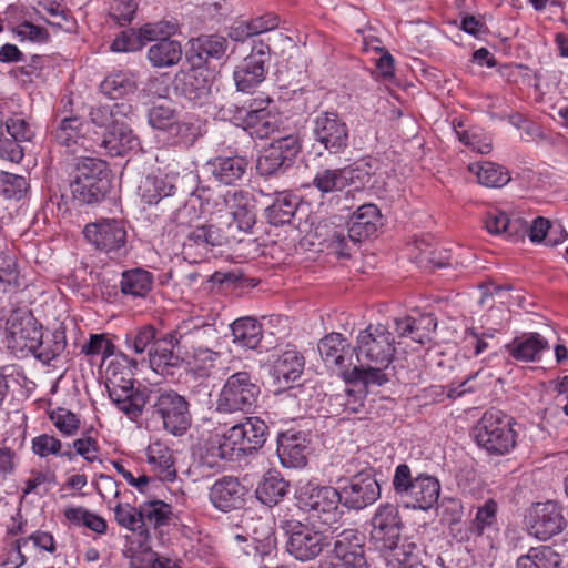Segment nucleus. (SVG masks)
<instances>
[{"label":"nucleus","mask_w":568,"mask_h":568,"mask_svg":"<svg viewBox=\"0 0 568 568\" xmlns=\"http://www.w3.org/2000/svg\"><path fill=\"white\" fill-rule=\"evenodd\" d=\"M114 518L121 527L143 535L140 507L135 508L130 504H118L114 507Z\"/></svg>","instance_id":"680f3d73"},{"label":"nucleus","mask_w":568,"mask_h":568,"mask_svg":"<svg viewBox=\"0 0 568 568\" xmlns=\"http://www.w3.org/2000/svg\"><path fill=\"white\" fill-rule=\"evenodd\" d=\"M49 418L53 423V425L59 429L61 434L64 436L74 435L80 427L79 417L69 409L65 408H57L49 413Z\"/></svg>","instance_id":"e2e57ef3"},{"label":"nucleus","mask_w":568,"mask_h":568,"mask_svg":"<svg viewBox=\"0 0 568 568\" xmlns=\"http://www.w3.org/2000/svg\"><path fill=\"white\" fill-rule=\"evenodd\" d=\"M176 176L173 172L162 173L160 170L146 175L139 185L142 201L152 205L158 204L163 197L173 195Z\"/></svg>","instance_id":"b1692460"},{"label":"nucleus","mask_w":568,"mask_h":568,"mask_svg":"<svg viewBox=\"0 0 568 568\" xmlns=\"http://www.w3.org/2000/svg\"><path fill=\"white\" fill-rule=\"evenodd\" d=\"M138 145V139L128 125L126 121L105 131L102 146L111 156H122Z\"/></svg>","instance_id":"7c9ffc66"},{"label":"nucleus","mask_w":568,"mask_h":568,"mask_svg":"<svg viewBox=\"0 0 568 568\" xmlns=\"http://www.w3.org/2000/svg\"><path fill=\"white\" fill-rule=\"evenodd\" d=\"M505 348L516 361L536 362L540 359L541 353L549 348V343L540 334L529 333L514 338Z\"/></svg>","instance_id":"a878e982"},{"label":"nucleus","mask_w":568,"mask_h":568,"mask_svg":"<svg viewBox=\"0 0 568 568\" xmlns=\"http://www.w3.org/2000/svg\"><path fill=\"white\" fill-rule=\"evenodd\" d=\"M297 507L307 513L311 518L332 526L343 516L341 494L331 486H320L314 483L301 485L295 493Z\"/></svg>","instance_id":"39448f33"},{"label":"nucleus","mask_w":568,"mask_h":568,"mask_svg":"<svg viewBox=\"0 0 568 568\" xmlns=\"http://www.w3.org/2000/svg\"><path fill=\"white\" fill-rule=\"evenodd\" d=\"M179 30V26L174 21L161 20L152 23H145L136 30L138 40L141 42V47L145 42L162 41V39H170L171 36L175 34Z\"/></svg>","instance_id":"09e8293b"},{"label":"nucleus","mask_w":568,"mask_h":568,"mask_svg":"<svg viewBox=\"0 0 568 568\" xmlns=\"http://www.w3.org/2000/svg\"><path fill=\"white\" fill-rule=\"evenodd\" d=\"M164 336L158 338L155 345L149 349V362L152 369L162 375L168 374L171 367L179 364L180 356L174 353Z\"/></svg>","instance_id":"a19ab883"},{"label":"nucleus","mask_w":568,"mask_h":568,"mask_svg":"<svg viewBox=\"0 0 568 568\" xmlns=\"http://www.w3.org/2000/svg\"><path fill=\"white\" fill-rule=\"evenodd\" d=\"M152 408L162 419L163 427L173 435H182L191 426L189 403L174 390L159 392Z\"/></svg>","instance_id":"1a4fd4ad"},{"label":"nucleus","mask_w":568,"mask_h":568,"mask_svg":"<svg viewBox=\"0 0 568 568\" xmlns=\"http://www.w3.org/2000/svg\"><path fill=\"white\" fill-rule=\"evenodd\" d=\"M261 388L248 372L229 376L219 394L216 408L222 413L248 414L256 406Z\"/></svg>","instance_id":"0eeeda50"},{"label":"nucleus","mask_w":568,"mask_h":568,"mask_svg":"<svg viewBox=\"0 0 568 568\" xmlns=\"http://www.w3.org/2000/svg\"><path fill=\"white\" fill-rule=\"evenodd\" d=\"M242 125L252 136L257 139L267 138L274 130V116L265 108L244 110Z\"/></svg>","instance_id":"e433bc0d"},{"label":"nucleus","mask_w":568,"mask_h":568,"mask_svg":"<svg viewBox=\"0 0 568 568\" xmlns=\"http://www.w3.org/2000/svg\"><path fill=\"white\" fill-rule=\"evenodd\" d=\"M484 223L490 234L504 235L507 239L521 236L527 229L521 219H510L506 212L497 207L487 211Z\"/></svg>","instance_id":"cd10ccee"},{"label":"nucleus","mask_w":568,"mask_h":568,"mask_svg":"<svg viewBox=\"0 0 568 568\" xmlns=\"http://www.w3.org/2000/svg\"><path fill=\"white\" fill-rule=\"evenodd\" d=\"M131 106L126 103H111L98 105L91 109V121L101 128L113 129L115 125L121 124L125 120Z\"/></svg>","instance_id":"58836bf2"},{"label":"nucleus","mask_w":568,"mask_h":568,"mask_svg":"<svg viewBox=\"0 0 568 568\" xmlns=\"http://www.w3.org/2000/svg\"><path fill=\"white\" fill-rule=\"evenodd\" d=\"M65 337L61 332H54L51 337L43 341L41 338L39 348L31 352L39 361L49 363L58 357L65 348Z\"/></svg>","instance_id":"13d9d810"},{"label":"nucleus","mask_w":568,"mask_h":568,"mask_svg":"<svg viewBox=\"0 0 568 568\" xmlns=\"http://www.w3.org/2000/svg\"><path fill=\"white\" fill-rule=\"evenodd\" d=\"M111 187L106 163L94 158L81 159L74 170L70 190L74 200L93 204L103 200Z\"/></svg>","instance_id":"20e7f679"},{"label":"nucleus","mask_w":568,"mask_h":568,"mask_svg":"<svg viewBox=\"0 0 568 568\" xmlns=\"http://www.w3.org/2000/svg\"><path fill=\"white\" fill-rule=\"evenodd\" d=\"M244 456L260 449L266 442L267 425L258 417H245L230 427Z\"/></svg>","instance_id":"412c9836"},{"label":"nucleus","mask_w":568,"mask_h":568,"mask_svg":"<svg viewBox=\"0 0 568 568\" xmlns=\"http://www.w3.org/2000/svg\"><path fill=\"white\" fill-rule=\"evenodd\" d=\"M560 556L548 546L530 548L526 555L517 559V568H556L560 565Z\"/></svg>","instance_id":"37998d69"},{"label":"nucleus","mask_w":568,"mask_h":568,"mask_svg":"<svg viewBox=\"0 0 568 568\" xmlns=\"http://www.w3.org/2000/svg\"><path fill=\"white\" fill-rule=\"evenodd\" d=\"M182 81L183 93L191 100H200L210 93V82L201 70H190Z\"/></svg>","instance_id":"603ef678"},{"label":"nucleus","mask_w":568,"mask_h":568,"mask_svg":"<svg viewBox=\"0 0 568 568\" xmlns=\"http://www.w3.org/2000/svg\"><path fill=\"white\" fill-rule=\"evenodd\" d=\"M286 550L295 559L308 561L316 558L328 545L326 537L300 521L287 524Z\"/></svg>","instance_id":"9b49d317"},{"label":"nucleus","mask_w":568,"mask_h":568,"mask_svg":"<svg viewBox=\"0 0 568 568\" xmlns=\"http://www.w3.org/2000/svg\"><path fill=\"white\" fill-rule=\"evenodd\" d=\"M392 485L396 495L408 499L415 509H430L440 495V483L436 477L424 473L413 476L407 464L395 468Z\"/></svg>","instance_id":"423d86ee"},{"label":"nucleus","mask_w":568,"mask_h":568,"mask_svg":"<svg viewBox=\"0 0 568 568\" xmlns=\"http://www.w3.org/2000/svg\"><path fill=\"white\" fill-rule=\"evenodd\" d=\"M315 141L332 154H339L348 145V128L336 112H322L314 120Z\"/></svg>","instance_id":"2eb2a0df"},{"label":"nucleus","mask_w":568,"mask_h":568,"mask_svg":"<svg viewBox=\"0 0 568 568\" xmlns=\"http://www.w3.org/2000/svg\"><path fill=\"white\" fill-rule=\"evenodd\" d=\"M245 487L235 478L225 476L211 487L210 500L222 511L241 508L244 504Z\"/></svg>","instance_id":"4be33fe9"},{"label":"nucleus","mask_w":568,"mask_h":568,"mask_svg":"<svg viewBox=\"0 0 568 568\" xmlns=\"http://www.w3.org/2000/svg\"><path fill=\"white\" fill-rule=\"evenodd\" d=\"M139 3L135 0H112L108 10V20L118 27L129 26L135 18Z\"/></svg>","instance_id":"864d4df0"},{"label":"nucleus","mask_w":568,"mask_h":568,"mask_svg":"<svg viewBox=\"0 0 568 568\" xmlns=\"http://www.w3.org/2000/svg\"><path fill=\"white\" fill-rule=\"evenodd\" d=\"M565 526L562 509L556 501L538 503L530 510V534L540 540L561 532Z\"/></svg>","instance_id":"f3484780"},{"label":"nucleus","mask_w":568,"mask_h":568,"mask_svg":"<svg viewBox=\"0 0 568 568\" xmlns=\"http://www.w3.org/2000/svg\"><path fill=\"white\" fill-rule=\"evenodd\" d=\"M8 133L18 142L31 141L34 129L30 121L22 114H13L6 121Z\"/></svg>","instance_id":"69168bd1"},{"label":"nucleus","mask_w":568,"mask_h":568,"mask_svg":"<svg viewBox=\"0 0 568 568\" xmlns=\"http://www.w3.org/2000/svg\"><path fill=\"white\" fill-rule=\"evenodd\" d=\"M199 57L201 59H216L224 57L227 50V40L221 36H203L197 39Z\"/></svg>","instance_id":"bf43d9fd"},{"label":"nucleus","mask_w":568,"mask_h":568,"mask_svg":"<svg viewBox=\"0 0 568 568\" xmlns=\"http://www.w3.org/2000/svg\"><path fill=\"white\" fill-rule=\"evenodd\" d=\"M354 176L355 170L351 166L322 169L315 173L312 185L322 194L341 192L353 183Z\"/></svg>","instance_id":"bb28decb"},{"label":"nucleus","mask_w":568,"mask_h":568,"mask_svg":"<svg viewBox=\"0 0 568 568\" xmlns=\"http://www.w3.org/2000/svg\"><path fill=\"white\" fill-rule=\"evenodd\" d=\"M214 337V329L211 325H195L193 321L181 323L175 329L164 335V341L176 348L186 357L199 353L206 345H210Z\"/></svg>","instance_id":"ddd939ff"},{"label":"nucleus","mask_w":568,"mask_h":568,"mask_svg":"<svg viewBox=\"0 0 568 568\" xmlns=\"http://www.w3.org/2000/svg\"><path fill=\"white\" fill-rule=\"evenodd\" d=\"M149 123L158 130H168L178 118L174 104L170 100H159L150 108Z\"/></svg>","instance_id":"8fccbe9b"},{"label":"nucleus","mask_w":568,"mask_h":568,"mask_svg":"<svg viewBox=\"0 0 568 568\" xmlns=\"http://www.w3.org/2000/svg\"><path fill=\"white\" fill-rule=\"evenodd\" d=\"M109 397L119 410L130 418H136L148 402L144 392L135 389L134 386H120L116 381H112V386L106 387Z\"/></svg>","instance_id":"393cba45"},{"label":"nucleus","mask_w":568,"mask_h":568,"mask_svg":"<svg viewBox=\"0 0 568 568\" xmlns=\"http://www.w3.org/2000/svg\"><path fill=\"white\" fill-rule=\"evenodd\" d=\"M342 503L351 509H364L381 497V487L375 477L367 471L353 476L349 484L339 491Z\"/></svg>","instance_id":"dca6fc26"},{"label":"nucleus","mask_w":568,"mask_h":568,"mask_svg":"<svg viewBox=\"0 0 568 568\" xmlns=\"http://www.w3.org/2000/svg\"><path fill=\"white\" fill-rule=\"evenodd\" d=\"M20 271L16 255L10 251L0 252V284L3 290L19 286Z\"/></svg>","instance_id":"6e6d98bb"},{"label":"nucleus","mask_w":568,"mask_h":568,"mask_svg":"<svg viewBox=\"0 0 568 568\" xmlns=\"http://www.w3.org/2000/svg\"><path fill=\"white\" fill-rule=\"evenodd\" d=\"M288 484L275 471H267L255 490L257 499L268 506L276 505L286 494Z\"/></svg>","instance_id":"c9c22d12"},{"label":"nucleus","mask_w":568,"mask_h":568,"mask_svg":"<svg viewBox=\"0 0 568 568\" xmlns=\"http://www.w3.org/2000/svg\"><path fill=\"white\" fill-rule=\"evenodd\" d=\"M207 168L216 181L231 185L243 178L247 161L241 156H217L207 162Z\"/></svg>","instance_id":"c756f323"},{"label":"nucleus","mask_w":568,"mask_h":568,"mask_svg":"<svg viewBox=\"0 0 568 568\" xmlns=\"http://www.w3.org/2000/svg\"><path fill=\"white\" fill-rule=\"evenodd\" d=\"M251 539L256 544V550L264 555L276 547L275 534L268 523L262 518L256 519Z\"/></svg>","instance_id":"052dcab7"},{"label":"nucleus","mask_w":568,"mask_h":568,"mask_svg":"<svg viewBox=\"0 0 568 568\" xmlns=\"http://www.w3.org/2000/svg\"><path fill=\"white\" fill-rule=\"evenodd\" d=\"M354 352L357 365L351 372V378L365 386H382L388 382L384 373L395 354V339L392 332L383 325H369L361 331Z\"/></svg>","instance_id":"f257e3e1"},{"label":"nucleus","mask_w":568,"mask_h":568,"mask_svg":"<svg viewBox=\"0 0 568 568\" xmlns=\"http://www.w3.org/2000/svg\"><path fill=\"white\" fill-rule=\"evenodd\" d=\"M120 285L123 294L143 297L152 288L153 275L142 268L129 270L122 273Z\"/></svg>","instance_id":"ea45409f"},{"label":"nucleus","mask_w":568,"mask_h":568,"mask_svg":"<svg viewBox=\"0 0 568 568\" xmlns=\"http://www.w3.org/2000/svg\"><path fill=\"white\" fill-rule=\"evenodd\" d=\"M364 536L355 529H345L337 535L329 556L328 568H366Z\"/></svg>","instance_id":"4468645a"},{"label":"nucleus","mask_w":568,"mask_h":568,"mask_svg":"<svg viewBox=\"0 0 568 568\" xmlns=\"http://www.w3.org/2000/svg\"><path fill=\"white\" fill-rule=\"evenodd\" d=\"M62 443L53 435L41 434L36 436L31 440V450L34 455L40 458H47L49 456H67L71 458V453H61Z\"/></svg>","instance_id":"4d7b16f0"},{"label":"nucleus","mask_w":568,"mask_h":568,"mask_svg":"<svg viewBox=\"0 0 568 568\" xmlns=\"http://www.w3.org/2000/svg\"><path fill=\"white\" fill-rule=\"evenodd\" d=\"M268 53L264 49L253 51L234 70L233 78L239 91L251 92L266 74Z\"/></svg>","instance_id":"6ab92c4d"},{"label":"nucleus","mask_w":568,"mask_h":568,"mask_svg":"<svg viewBox=\"0 0 568 568\" xmlns=\"http://www.w3.org/2000/svg\"><path fill=\"white\" fill-rule=\"evenodd\" d=\"M348 346L342 334L331 333L320 341L318 352L327 365L342 366Z\"/></svg>","instance_id":"a18cd8bd"},{"label":"nucleus","mask_w":568,"mask_h":568,"mask_svg":"<svg viewBox=\"0 0 568 568\" xmlns=\"http://www.w3.org/2000/svg\"><path fill=\"white\" fill-rule=\"evenodd\" d=\"M29 190V183L22 175L0 172V194L9 200H21Z\"/></svg>","instance_id":"5fc2aeb1"},{"label":"nucleus","mask_w":568,"mask_h":568,"mask_svg":"<svg viewBox=\"0 0 568 568\" xmlns=\"http://www.w3.org/2000/svg\"><path fill=\"white\" fill-rule=\"evenodd\" d=\"M171 506L162 500L144 503L140 506V516L143 535L149 528H158L168 524L171 516Z\"/></svg>","instance_id":"c03bdc74"},{"label":"nucleus","mask_w":568,"mask_h":568,"mask_svg":"<svg viewBox=\"0 0 568 568\" xmlns=\"http://www.w3.org/2000/svg\"><path fill=\"white\" fill-rule=\"evenodd\" d=\"M301 150L298 138L293 134L274 140L257 159L256 169L263 176L283 173L294 163Z\"/></svg>","instance_id":"9d476101"},{"label":"nucleus","mask_w":568,"mask_h":568,"mask_svg":"<svg viewBox=\"0 0 568 568\" xmlns=\"http://www.w3.org/2000/svg\"><path fill=\"white\" fill-rule=\"evenodd\" d=\"M381 212L375 204H363L351 216L346 226L328 224L320 226L325 229L324 242L338 257H349L351 250L361 241L376 233L381 224Z\"/></svg>","instance_id":"f03ea898"},{"label":"nucleus","mask_w":568,"mask_h":568,"mask_svg":"<svg viewBox=\"0 0 568 568\" xmlns=\"http://www.w3.org/2000/svg\"><path fill=\"white\" fill-rule=\"evenodd\" d=\"M295 197L291 194H280L265 210L268 222L273 225L290 223L296 212Z\"/></svg>","instance_id":"49530a36"},{"label":"nucleus","mask_w":568,"mask_h":568,"mask_svg":"<svg viewBox=\"0 0 568 568\" xmlns=\"http://www.w3.org/2000/svg\"><path fill=\"white\" fill-rule=\"evenodd\" d=\"M146 460L160 480L172 481L176 477L171 449L162 442H153L146 448Z\"/></svg>","instance_id":"c85d7f7f"},{"label":"nucleus","mask_w":568,"mask_h":568,"mask_svg":"<svg viewBox=\"0 0 568 568\" xmlns=\"http://www.w3.org/2000/svg\"><path fill=\"white\" fill-rule=\"evenodd\" d=\"M496 513V501L493 499L487 500L484 506L478 508L475 519L473 520L471 530L478 536L483 535L484 530L495 523Z\"/></svg>","instance_id":"774afa93"},{"label":"nucleus","mask_w":568,"mask_h":568,"mask_svg":"<svg viewBox=\"0 0 568 568\" xmlns=\"http://www.w3.org/2000/svg\"><path fill=\"white\" fill-rule=\"evenodd\" d=\"M308 440L301 432L282 434L277 443V455L286 468H301L307 463Z\"/></svg>","instance_id":"aec40b11"},{"label":"nucleus","mask_w":568,"mask_h":568,"mask_svg":"<svg viewBox=\"0 0 568 568\" xmlns=\"http://www.w3.org/2000/svg\"><path fill=\"white\" fill-rule=\"evenodd\" d=\"M81 121L79 118L63 119L54 132V138L59 144L70 146L77 143L81 136Z\"/></svg>","instance_id":"0e129e2a"},{"label":"nucleus","mask_w":568,"mask_h":568,"mask_svg":"<svg viewBox=\"0 0 568 568\" xmlns=\"http://www.w3.org/2000/svg\"><path fill=\"white\" fill-rule=\"evenodd\" d=\"M42 327L26 308L14 310L7 320V345L13 353H31L39 348Z\"/></svg>","instance_id":"6e6552de"},{"label":"nucleus","mask_w":568,"mask_h":568,"mask_svg":"<svg viewBox=\"0 0 568 568\" xmlns=\"http://www.w3.org/2000/svg\"><path fill=\"white\" fill-rule=\"evenodd\" d=\"M386 552L385 560L388 568H427L420 562L418 546L409 540L398 541Z\"/></svg>","instance_id":"2f4dec72"},{"label":"nucleus","mask_w":568,"mask_h":568,"mask_svg":"<svg viewBox=\"0 0 568 568\" xmlns=\"http://www.w3.org/2000/svg\"><path fill=\"white\" fill-rule=\"evenodd\" d=\"M114 344L108 339L105 334H92L88 343L82 346V353L88 356L102 355L106 358L114 353Z\"/></svg>","instance_id":"338daca9"},{"label":"nucleus","mask_w":568,"mask_h":568,"mask_svg":"<svg viewBox=\"0 0 568 568\" xmlns=\"http://www.w3.org/2000/svg\"><path fill=\"white\" fill-rule=\"evenodd\" d=\"M156 341V329L150 324L140 326L125 335L126 347L135 354H143L150 346L153 347Z\"/></svg>","instance_id":"3c124183"},{"label":"nucleus","mask_w":568,"mask_h":568,"mask_svg":"<svg viewBox=\"0 0 568 568\" xmlns=\"http://www.w3.org/2000/svg\"><path fill=\"white\" fill-rule=\"evenodd\" d=\"M305 365L304 357L295 349H286L274 361L272 376L278 389H287L300 379Z\"/></svg>","instance_id":"5701e85b"},{"label":"nucleus","mask_w":568,"mask_h":568,"mask_svg":"<svg viewBox=\"0 0 568 568\" xmlns=\"http://www.w3.org/2000/svg\"><path fill=\"white\" fill-rule=\"evenodd\" d=\"M64 517L72 525L85 527L97 534H104L108 528L104 518L91 513L84 507H68L64 509Z\"/></svg>","instance_id":"de8ad7c7"},{"label":"nucleus","mask_w":568,"mask_h":568,"mask_svg":"<svg viewBox=\"0 0 568 568\" xmlns=\"http://www.w3.org/2000/svg\"><path fill=\"white\" fill-rule=\"evenodd\" d=\"M371 540L381 551L400 541L402 519L395 505H381L371 520Z\"/></svg>","instance_id":"f8f14e48"},{"label":"nucleus","mask_w":568,"mask_h":568,"mask_svg":"<svg viewBox=\"0 0 568 568\" xmlns=\"http://www.w3.org/2000/svg\"><path fill=\"white\" fill-rule=\"evenodd\" d=\"M182 52L179 41L162 39L149 48L146 58L153 68H171L181 61Z\"/></svg>","instance_id":"473e14b6"},{"label":"nucleus","mask_w":568,"mask_h":568,"mask_svg":"<svg viewBox=\"0 0 568 568\" xmlns=\"http://www.w3.org/2000/svg\"><path fill=\"white\" fill-rule=\"evenodd\" d=\"M514 424V418L503 410L488 409L474 429L475 440L489 454L505 455L516 445Z\"/></svg>","instance_id":"7ed1b4c3"},{"label":"nucleus","mask_w":568,"mask_h":568,"mask_svg":"<svg viewBox=\"0 0 568 568\" xmlns=\"http://www.w3.org/2000/svg\"><path fill=\"white\" fill-rule=\"evenodd\" d=\"M233 343L241 347L254 349L262 339V326L253 317H242L231 324Z\"/></svg>","instance_id":"f704fd0d"},{"label":"nucleus","mask_w":568,"mask_h":568,"mask_svg":"<svg viewBox=\"0 0 568 568\" xmlns=\"http://www.w3.org/2000/svg\"><path fill=\"white\" fill-rule=\"evenodd\" d=\"M205 450L207 456L223 460H239L244 457L230 428L223 434L212 435L206 443Z\"/></svg>","instance_id":"72a5a7b5"},{"label":"nucleus","mask_w":568,"mask_h":568,"mask_svg":"<svg viewBox=\"0 0 568 568\" xmlns=\"http://www.w3.org/2000/svg\"><path fill=\"white\" fill-rule=\"evenodd\" d=\"M468 169L477 176L478 182L487 187H501L510 181L509 172L494 162L473 163Z\"/></svg>","instance_id":"4c0bfd02"},{"label":"nucleus","mask_w":568,"mask_h":568,"mask_svg":"<svg viewBox=\"0 0 568 568\" xmlns=\"http://www.w3.org/2000/svg\"><path fill=\"white\" fill-rule=\"evenodd\" d=\"M83 234L98 250L108 253L122 248L126 241V231L122 223L114 219H102L87 224Z\"/></svg>","instance_id":"a211bd4d"},{"label":"nucleus","mask_w":568,"mask_h":568,"mask_svg":"<svg viewBox=\"0 0 568 568\" xmlns=\"http://www.w3.org/2000/svg\"><path fill=\"white\" fill-rule=\"evenodd\" d=\"M136 88L133 77L124 72L110 74L100 84L101 92L112 100L133 94Z\"/></svg>","instance_id":"79ce46f5"}]
</instances>
